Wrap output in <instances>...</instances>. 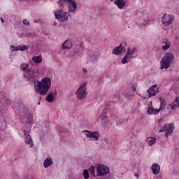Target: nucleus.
<instances>
[{"label": "nucleus", "instance_id": "37", "mask_svg": "<svg viewBox=\"0 0 179 179\" xmlns=\"http://www.w3.org/2000/svg\"><path fill=\"white\" fill-rule=\"evenodd\" d=\"M20 50V47L17 46L15 47V49H12V51H19Z\"/></svg>", "mask_w": 179, "mask_h": 179}, {"label": "nucleus", "instance_id": "49", "mask_svg": "<svg viewBox=\"0 0 179 179\" xmlns=\"http://www.w3.org/2000/svg\"><path fill=\"white\" fill-rule=\"evenodd\" d=\"M38 104H40V102H38Z\"/></svg>", "mask_w": 179, "mask_h": 179}, {"label": "nucleus", "instance_id": "29", "mask_svg": "<svg viewBox=\"0 0 179 179\" xmlns=\"http://www.w3.org/2000/svg\"><path fill=\"white\" fill-rule=\"evenodd\" d=\"M100 117L102 121H107L108 120V116H107V113L106 112H103Z\"/></svg>", "mask_w": 179, "mask_h": 179}, {"label": "nucleus", "instance_id": "31", "mask_svg": "<svg viewBox=\"0 0 179 179\" xmlns=\"http://www.w3.org/2000/svg\"><path fill=\"white\" fill-rule=\"evenodd\" d=\"M83 176L85 179H89V171L87 169H84Z\"/></svg>", "mask_w": 179, "mask_h": 179}, {"label": "nucleus", "instance_id": "15", "mask_svg": "<svg viewBox=\"0 0 179 179\" xmlns=\"http://www.w3.org/2000/svg\"><path fill=\"white\" fill-rule=\"evenodd\" d=\"M67 5L69 7V12H75L76 10V8H78L76 2L73 0H69Z\"/></svg>", "mask_w": 179, "mask_h": 179}, {"label": "nucleus", "instance_id": "20", "mask_svg": "<svg viewBox=\"0 0 179 179\" xmlns=\"http://www.w3.org/2000/svg\"><path fill=\"white\" fill-rule=\"evenodd\" d=\"M72 47H73L72 42L69 41V40L66 41L62 45V48L64 50H71Z\"/></svg>", "mask_w": 179, "mask_h": 179}, {"label": "nucleus", "instance_id": "1", "mask_svg": "<svg viewBox=\"0 0 179 179\" xmlns=\"http://www.w3.org/2000/svg\"><path fill=\"white\" fill-rule=\"evenodd\" d=\"M51 87V78H44L41 81L35 80L34 83V89L37 94L41 96H45L48 93Z\"/></svg>", "mask_w": 179, "mask_h": 179}, {"label": "nucleus", "instance_id": "4", "mask_svg": "<svg viewBox=\"0 0 179 179\" xmlns=\"http://www.w3.org/2000/svg\"><path fill=\"white\" fill-rule=\"evenodd\" d=\"M174 131V124H165L163 127L159 129V132H166V138H169V135H171Z\"/></svg>", "mask_w": 179, "mask_h": 179}, {"label": "nucleus", "instance_id": "9", "mask_svg": "<svg viewBox=\"0 0 179 179\" xmlns=\"http://www.w3.org/2000/svg\"><path fill=\"white\" fill-rule=\"evenodd\" d=\"M147 93H148V96H144V99H150V97L156 96V94L159 93V85H154L150 86V88L147 90Z\"/></svg>", "mask_w": 179, "mask_h": 179}, {"label": "nucleus", "instance_id": "35", "mask_svg": "<svg viewBox=\"0 0 179 179\" xmlns=\"http://www.w3.org/2000/svg\"><path fill=\"white\" fill-rule=\"evenodd\" d=\"M23 23L26 25V26H29L30 24V22H29V20H27V19H24L23 20Z\"/></svg>", "mask_w": 179, "mask_h": 179}, {"label": "nucleus", "instance_id": "43", "mask_svg": "<svg viewBox=\"0 0 179 179\" xmlns=\"http://www.w3.org/2000/svg\"><path fill=\"white\" fill-rule=\"evenodd\" d=\"M121 124H122V122H118L117 123V126H120V125H121Z\"/></svg>", "mask_w": 179, "mask_h": 179}, {"label": "nucleus", "instance_id": "40", "mask_svg": "<svg viewBox=\"0 0 179 179\" xmlns=\"http://www.w3.org/2000/svg\"><path fill=\"white\" fill-rule=\"evenodd\" d=\"M10 48H11V51H12V50H16V47H15L13 45H11Z\"/></svg>", "mask_w": 179, "mask_h": 179}, {"label": "nucleus", "instance_id": "27", "mask_svg": "<svg viewBox=\"0 0 179 179\" xmlns=\"http://www.w3.org/2000/svg\"><path fill=\"white\" fill-rule=\"evenodd\" d=\"M89 171L90 173H91V176H92L93 177H96L95 176V171H96V166H92L89 169Z\"/></svg>", "mask_w": 179, "mask_h": 179}, {"label": "nucleus", "instance_id": "38", "mask_svg": "<svg viewBox=\"0 0 179 179\" xmlns=\"http://www.w3.org/2000/svg\"><path fill=\"white\" fill-rule=\"evenodd\" d=\"M83 72H84L85 73H87V69H86L85 68H83Z\"/></svg>", "mask_w": 179, "mask_h": 179}, {"label": "nucleus", "instance_id": "8", "mask_svg": "<svg viewBox=\"0 0 179 179\" xmlns=\"http://www.w3.org/2000/svg\"><path fill=\"white\" fill-rule=\"evenodd\" d=\"M96 171L98 174L97 176L101 177L110 173V168L103 164L98 165L96 168Z\"/></svg>", "mask_w": 179, "mask_h": 179}, {"label": "nucleus", "instance_id": "14", "mask_svg": "<svg viewBox=\"0 0 179 179\" xmlns=\"http://www.w3.org/2000/svg\"><path fill=\"white\" fill-rule=\"evenodd\" d=\"M147 113L150 115H157L159 113H160V110L155 108L153 107V105H152V102H150L148 103V108Z\"/></svg>", "mask_w": 179, "mask_h": 179}, {"label": "nucleus", "instance_id": "3", "mask_svg": "<svg viewBox=\"0 0 179 179\" xmlns=\"http://www.w3.org/2000/svg\"><path fill=\"white\" fill-rule=\"evenodd\" d=\"M86 85H87V83L86 82L81 84L80 87L76 91V94L78 100H83V99H85L86 96H87V92H86L87 90Z\"/></svg>", "mask_w": 179, "mask_h": 179}, {"label": "nucleus", "instance_id": "6", "mask_svg": "<svg viewBox=\"0 0 179 179\" xmlns=\"http://www.w3.org/2000/svg\"><path fill=\"white\" fill-rule=\"evenodd\" d=\"M5 117H6V111H5V109H1L0 110V132L2 131H5L8 125L6 120H5Z\"/></svg>", "mask_w": 179, "mask_h": 179}, {"label": "nucleus", "instance_id": "23", "mask_svg": "<svg viewBox=\"0 0 179 179\" xmlns=\"http://www.w3.org/2000/svg\"><path fill=\"white\" fill-rule=\"evenodd\" d=\"M69 1V0H59V1H57V4L59 5V8L61 9L60 10H62L63 8L68 5Z\"/></svg>", "mask_w": 179, "mask_h": 179}, {"label": "nucleus", "instance_id": "46", "mask_svg": "<svg viewBox=\"0 0 179 179\" xmlns=\"http://www.w3.org/2000/svg\"><path fill=\"white\" fill-rule=\"evenodd\" d=\"M0 143H2V138L0 137Z\"/></svg>", "mask_w": 179, "mask_h": 179}, {"label": "nucleus", "instance_id": "42", "mask_svg": "<svg viewBox=\"0 0 179 179\" xmlns=\"http://www.w3.org/2000/svg\"><path fill=\"white\" fill-rule=\"evenodd\" d=\"M1 22L2 23H4L5 20H3V17H1Z\"/></svg>", "mask_w": 179, "mask_h": 179}, {"label": "nucleus", "instance_id": "12", "mask_svg": "<svg viewBox=\"0 0 179 179\" xmlns=\"http://www.w3.org/2000/svg\"><path fill=\"white\" fill-rule=\"evenodd\" d=\"M86 136L87 138H92L93 141H99V138H100V134L97 131H89L87 130H85Z\"/></svg>", "mask_w": 179, "mask_h": 179}, {"label": "nucleus", "instance_id": "32", "mask_svg": "<svg viewBox=\"0 0 179 179\" xmlns=\"http://www.w3.org/2000/svg\"><path fill=\"white\" fill-rule=\"evenodd\" d=\"M120 100V94H115L113 96V103H117Z\"/></svg>", "mask_w": 179, "mask_h": 179}, {"label": "nucleus", "instance_id": "47", "mask_svg": "<svg viewBox=\"0 0 179 179\" xmlns=\"http://www.w3.org/2000/svg\"><path fill=\"white\" fill-rule=\"evenodd\" d=\"M40 100H41V96H40Z\"/></svg>", "mask_w": 179, "mask_h": 179}, {"label": "nucleus", "instance_id": "5", "mask_svg": "<svg viewBox=\"0 0 179 179\" xmlns=\"http://www.w3.org/2000/svg\"><path fill=\"white\" fill-rule=\"evenodd\" d=\"M136 51V48H133L132 49L128 48L127 53L124 55V58H123L121 61L122 64H128L131 59L133 58L134 54H135Z\"/></svg>", "mask_w": 179, "mask_h": 179}, {"label": "nucleus", "instance_id": "30", "mask_svg": "<svg viewBox=\"0 0 179 179\" xmlns=\"http://www.w3.org/2000/svg\"><path fill=\"white\" fill-rule=\"evenodd\" d=\"M20 51H26V50H29V45H19Z\"/></svg>", "mask_w": 179, "mask_h": 179}, {"label": "nucleus", "instance_id": "18", "mask_svg": "<svg viewBox=\"0 0 179 179\" xmlns=\"http://www.w3.org/2000/svg\"><path fill=\"white\" fill-rule=\"evenodd\" d=\"M54 95L57 96V90H55L54 92H50L45 98L46 101H48V103H52L54 101Z\"/></svg>", "mask_w": 179, "mask_h": 179}, {"label": "nucleus", "instance_id": "34", "mask_svg": "<svg viewBox=\"0 0 179 179\" xmlns=\"http://www.w3.org/2000/svg\"><path fill=\"white\" fill-rule=\"evenodd\" d=\"M25 179H34V176H33L31 173H29L25 176Z\"/></svg>", "mask_w": 179, "mask_h": 179}, {"label": "nucleus", "instance_id": "22", "mask_svg": "<svg viewBox=\"0 0 179 179\" xmlns=\"http://www.w3.org/2000/svg\"><path fill=\"white\" fill-rule=\"evenodd\" d=\"M159 101H160V106L158 110H159V111H162L164 110V108H166V99H164V98L163 97H160Z\"/></svg>", "mask_w": 179, "mask_h": 179}, {"label": "nucleus", "instance_id": "13", "mask_svg": "<svg viewBox=\"0 0 179 179\" xmlns=\"http://www.w3.org/2000/svg\"><path fill=\"white\" fill-rule=\"evenodd\" d=\"M127 49H125V46H123L122 44H120L119 46L113 48V54L115 55H120L121 54H124Z\"/></svg>", "mask_w": 179, "mask_h": 179}, {"label": "nucleus", "instance_id": "44", "mask_svg": "<svg viewBox=\"0 0 179 179\" xmlns=\"http://www.w3.org/2000/svg\"><path fill=\"white\" fill-rule=\"evenodd\" d=\"M0 96H3V97H5V95L1 92H0Z\"/></svg>", "mask_w": 179, "mask_h": 179}, {"label": "nucleus", "instance_id": "48", "mask_svg": "<svg viewBox=\"0 0 179 179\" xmlns=\"http://www.w3.org/2000/svg\"><path fill=\"white\" fill-rule=\"evenodd\" d=\"M125 45H127V43H125Z\"/></svg>", "mask_w": 179, "mask_h": 179}, {"label": "nucleus", "instance_id": "41", "mask_svg": "<svg viewBox=\"0 0 179 179\" xmlns=\"http://www.w3.org/2000/svg\"><path fill=\"white\" fill-rule=\"evenodd\" d=\"M135 177H136V178H139V174L138 173H136L134 174Z\"/></svg>", "mask_w": 179, "mask_h": 179}, {"label": "nucleus", "instance_id": "16", "mask_svg": "<svg viewBox=\"0 0 179 179\" xmlns=\"http://www.w3.org/2000/svg\"><path fill=\"white\" fill-rule=\"evenodd\" d=\"M162 44L163 45H162L163 51H166L169 50L170 47H171V42H170V41H169L167 38H164L162 41Z\"/></svg>", "mask_w": 179, "mask_h": 179}, {"label": "nucleus", "instance_id": "24", "mask_svg": "<svg viewBox=\"0 0 179 179\" xmlns=\"http://www.w3.org/2000/svg\"><path fill=\"white\" fill-rule=\"evenodd\" d=\"M32 61H34V62H36V64H41V62H43V57H41V55L34 56L32 57Z\"/></svg>", "mask_w": 179, "mask_h": 179}, {"label": "nucleus", "instance_id": "10", "mask_svg": "<svg viewBox=\"0 0 179 179\" xmlns=\"http://www.w3.org/2000/svg\"><path fill=\"white\" fill-rule=\"evenodd\" d=\"M22 131L24 132L25 143L29 145V148H33L34 146V142L33 141V138H31V136H30V133L26 129H23Z\"/></svg>", "mask_w": 179, "mask_h": 179}, {"label": "nucleus", "instance_id": "7", "mask_svg": "<svg viewBox=\"0 0 179 179\" xmlns=\"http://www.w3.org/2000/svg\"><path fill=\"white\" fill-rule=\"evenodd\" d=\"M55 16L59 22H66L68 20V13L64 12L62 10L55 12Z\"/></svg>", "mask_w": 179, "mask_h": 179}, {"label": "nucleus", "instance_id": "2", "mask_svg": "<svg viewBox=\"0 0 179 179\" xmlns=\"http://www.w3.org/2000/svg\"><path fill=\"white\" fill-rule=\"evenodd\" d=\"M173 62H174V54L171 52H166L160 62V69H169Z\"/></svg>", "mask_w": 179, "mask_h": 179}, {"label": "nucleus", "instance_id": "26", "mask_svg": "<svg viewBox=\"0 0 179 179\" xmlns=\"http://www.w3.org/2000/svg\"><path fill=\"white\" fill-rule=\"evenodd\" d=\"M156 141H157V139L153 137L148 138V145L152 146V145H155V143H156Z\"/></svg>", "mask_w": 179, "mask_h": 179}, {"label": "nucleus", "instance_id": "28", "mask_svg": "<svg viewBox=\"0 0 179 179\" xmlns=\"http://www.w3.org/2000/svg\"><path fill=\"white\" fill-rule=\"evenodd\" d=\"M24 72H26L27 73H30V72H31V73H32V76H30V78H29V79H34V70H32L31 71V69H26V71H24Z\"/></svg>", "mask_w": 179, "mask_h": 179}, {"label": "nucleus", "instance_id": "21", "mask_svg": "<svg viewBox=\"0 0 179 179\" xmlns=\"http://www.w3.org/2000/svg\"><path fill=\"white\" fill-rule=\"evenodd\" d=\"M50 166H52V159L51 157H47L43 162V166L45 169H47Z\"/></svg>", "mask_w": 179, "mask_h": 179}, {"label": "nucleus", "instance_id": "11", "mask_svg": "<svg viewBox=\"0 0 179 179\" xmlns=\"http://www.w3.org/2000/svg\"><path fill=\"white\" fill-rule=\"evenodd\" d=\"M173 20H174V16H173L172 15L165 14L162 17V22L163 24H164V26H170V24L173 23Z\"/></svg>", "mask_w": 179, "mask_h": 179}, {"label": "nucleus", "instance_id": "45", "mask_svg": "<svg viewBox=\"0 0 179 179\" xmlns=\"http://www.w3.org/2000/svg\"><path fill=\"white\" fill-rule=\"evenodd\" d=\"M134 92H136V88L135 87H133Z\"/></svg>", "mask_w": 179, "mask_h": 179}, {"label": "nucleus", "instance_id": "36", "mask_svg": "<svg viewBox=\"0 0 179 179\" xmlns=\"http://www.w3.org/2000/svg\"><path fill=\"white\" fill-rule=\"evenodd\" d=\"M16 160H17V159L15 157H10L8 159V161L10 162L11 164L13 163V162H16Z\"/></svg>", "mask_w": 179, "mask_h": 179}, {"label": "nucleus", "instance_id": "19", "mask_svg": "<svg viewBox=\"0 0 179 179\" xmlns=\"http://www.w3.org/2000/svg\"><path fill=\"white\" fill-rule=\"evenodd\" d=\"M151 169L152 173L155 175H157L159 173H160V165H159V164L154 163Z\"/></svg>", "mask_w": 179, "mask_h": 179}, {"label": "nucleus", "instance_id": "25", "mask_svg": "<svg viewBox=\"0 0 179 179\" xmlns=\"http://www.w3.org/2000/svg\"><path fill=\"white\" fill-rule=\"evenodd\" d=\"M25 123L29 124V125H33V115H27V118H25Z\"/></svg>", "mask_w": 179, "mask_h": 179}, {"label": "nucleus", "instance_id": "39", "mask_svg": "<svg viewBox=\"0 0 179 179\" xmlns=\"http://www.w3.org/2000/svg\"><path fill=\"white\" fill-rule=\"evenodd\" d=\"M28 36H29V37H30V36H31V37H36V35H35V34H29Z\"/></svg>", "mask_w": 179, "mask_h": 179}, {"label": "nucleus", "instance_id": "17", "mask_svg": "<svg viewBox=\"0 0 179 179\" xmlns=\"http://www.w3.org/2000/svg\"><path fill=\"white\" fill-rule=\"evenodd\" d=\"M115 5L117 6L118 9H124L127 5L125 0H115Z\"/></svg>", "mask_w": 179, "mask_h": 179}, {"label": "nucleus", "instance_id": "33", "mask_svg": "<svg viewBox=\"0 0 179 179\" xmlns=\"http://www.w3.org/2000/svg\"><path fill=\"white\" fill-rule=\"evenodd\" d=\"M22 66V71H26V69H29V64H22L21 65Z\"/></svg>", "mask_w": 179, "mask_h": 179}]
</instances>
